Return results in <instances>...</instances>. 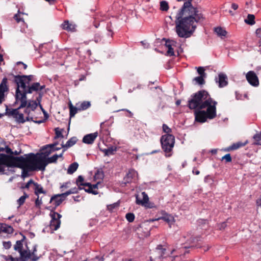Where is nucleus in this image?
Wrapping results in <instances>:
<instances>
[{"label": "nucleus", "instance_id": "1", "mask_svg": "<svg viewBox=\"0 0 261 261\" xmlns=\"http://www.w3.org/2000/svg\"><path fill=\"white\" fill-rule=\"evenodd\" d=\"M176 32L180 38H189L194 32L198 22L204 19L197 8H180L176 15Z\"/></svg>", "mask_w": 261, "mask_h": 261}, {"label": "nucleus", "instance_id": "2", "mask_svg": "<svg viewBox=\"0 0 261 261\" xmlns=\"http://www.w3.org/2000/svg\"><path fill=\"white\" fill-rule=\"evenodd\" d=\"M3 162L8 168H18L22 169L21 176H28L29 171L41 170V165L36 160L34 153L25 154L23 156H11L6 155Z\"/></svg>", "mask_w": 261, "mask_h": 261}, {"label": "nucleus", "instance_id": "3", "mask_svg": "<svg viewBox=\"0 0 261 261\" xmlns=\"http://www.w3.org/2000/svg\"><path fill=\"white\" fill-rule=\"evenodd\" d=\"M217 102L214 100L208 93L204 90H199L191 95L188 101L187 106L190 110H203L206 107Z\"/></svg>", "mask_w": 261, "mask_h": 261}, {"label": "nucleus", "instance_id": "4", "mask_svg": "<svg viewBox=\"0 0 261 261\" xmlns=\"http://www.w3.org/2000/svg\"><path fill=\"white\" fill-rule=\"evenodd\" d=\"M217 102H214L213 104L206 107V111L197 110L194 111L195 119L197 122H205L207 119H213L217 116Z\"/></svg>", "mask_w": 261, "mask_h": 261}, {"label": "nucleus", "instance_id": "5", "mask_svg": "<svg viewBox=\"0 0 261 261\" xmlns=\"http://www.w3.org/2000/svg\"><path fill=\"white\" fill-rule=\"evenodd\" d=\"M160 143L166 157H170L173 153L175 144V137L173 135L165 134L161 136Z\"/></svg>", "mask_w": 261, "mask_h": 261}, {"label": "nucleus", "instance_id": "6", "mask_svg": "<svg viewBox=\"0 0 261 261\" xmlns=\"http://www.w3.org/2000/svg\"><path fill=\"white\" fill-rule=\"evenodd\" d=\"M16 70H18L17 68H14L13 71L16 74L11 73L9 75L14 77L13 81L16 84H19L21 88H25L27 84L29 85L30 82L33 80V75H20L22 73V71H17Z\"/></svg>", "mask_w": 261, "mask_h": 261}, {"label": "nucleus", "instance_id": "7", "mask_svg": "<svg viewBox=\"0 0 261 261\" xmlns=\"http://www.w3.org/2000/svg\"><path fill=\"white\" fill-rule=\"evenodd\" d=\"M17 87L16 89V93H15V100L13 106H14L16 103L19 102H20V105L19 106V109L23 108L25 107L27 105V103H28V101L27 100V94H30L29 92H27V89H26V87L25 88H22L23 89L22 91H21L19 89L20 86L19 84H16Z\"/></svg>", "mask_w": 261, "mask_h": 261}, {"label": "nucleus", "instance_id": "8", "mask_svg": "<svg viewBox=\"0 0 261 261\" xmlns=\"http://www.w3.org/2000/svg\"><path fill=\"white\" fill-rule=\"evenodd\" d=\"M5 152L7 154L0 153V173L1 174H4L6 171V168L8 167V166L5 165V163H4L3 162V161L6 159V158L5 159V156H15L14 155H18L21 152V150L19 151L17 150L14 151H12L8 145H5Z\"/></svg>", "mask_w": 261, "mask_h": 261}, {"label": "nucleus", "instance_id": "9", "mask_svg": "<svg viewBox=\"0 0 261 261\" xmlns=\"http://www.w3.org/2000/svg\"><path fill=\"white\" fill-rule=\"evenodd\" d=\"M49 216L51 218L49 223V227L51 232L53 233L54 231L59 228L61 225V220L62 215L59 213L55 212L54 210H50Z\"/></svg>", "mask_w": 261, "mask_h": 261}, {"label": "nucleus", "instance_id": "10", "mask_svg": "<svg viewBox=\"0 0 261 261\" xmlns=\"http://www.w3.org/2000/svg\"><path fill=\"white\" fill-rule=\"evenodd\" d=\"M43 95V93H39V95L37 96L35 100H29L27 105L25 108L24 113L27 116H33L31 113V112H33L37 108L38 104L41 102L42 97Z\"/></svg>", "mask_w": 261, "mask_h": 261}, {"label": "nucleus", "instance_id": "11", "mask_svg": "<svg viewBox=\"0 0 261 261\" xmlns=\"http://www.w3.org/2000/svg\"><path fill=\"white\" fill-rule=\"evenodd\" d=\"M36 160L38 161L41 165V171H44L47 165L50 163H56L58 160L57 154H54L50 158H46L43 156L41 154L37 153H34Z\"/></svg>", "mask_w": 261, "mask_h": 261}, {"label": "nucleus", "instance_id": "12", "mask_svg": "<svg viewBox=\"0 0 261 261\" xmlns=\"http://www.w3.org/2000/svg\"><path fill=\"white\" fill-rule=\"evenodd\" d=\"M34 186V194L37 197L35 201V205L36 208L40 209L41 208V205L42 204L43 197H40L39 195L40 194L46 195L47 194V191L43 189V187L41 185L37 182H35Z\"/></svg>", "mask_w": 261, "mask_h": 261}, {"label": "nucleus", "instance_id": "13", "mask_svg": "<svg viewBox=\"0 0 261 261\" xmlns=\"http://www.w3.org/2000/svg\"><path fill=\"white\" fill-rule=\"evenodd\" d=\"M138 176L137 172L134 169H130L123 178V180L120 184V187L124 188L127 184H130L135 180Z\"/></svg>", "mask_w": 261, "mask_h": 261}, {"label": "nucleus", "instance_id": "14", "mask_svg": "<svg viewBox=\"0 0 261 261\" xmlns=\"http://www.w3.org/2000/svg\"><path fill=\"white\" fill-rule=\"evenodd\" d=\"M22 243V240L17 241L15 245L14 246V249L15 250L17 251L19 253L21 261H27V257L29 256L30 254H27V248L24 250H23Z\"/></svg>", "mask_w": 261, "mask_h": 261}, {"label": "nucleus", "instance_id": "15", "mask_svg": "<svg viewBox=\"0 0 261 261\" xmlns=\"http://www.w3.org/2000/svg\"><path fill=\"white\" fill-rule=\"evenodd\" d=\"M45 88V85H40L38 82H35L32 83L31 85L28 86L26 85V89H27V92L29 93H32L33 92H36L37 93V96L39 95V93H43L42 90Z\"/></svg>", "mask_w": 261, "mask_h": 261}, {"label": "nucleus", "instance_id": "16", "mask_svg": "<svg viewBox=\"0 0 261 261\" xmlns=\"http://www.w3.org/2000/svg\"><path fill=\"white\" fill-rule=\"evenodd\" d=\"M100 181H97L95 184H92L90 182H88L85 184L84 187L82 188V190L89 193L93 195H97L98 192V185Z\"/></svg>", "mask_w": 261, "mask_h": 261}, {"label": "nucleus", "instance_id": "17", "mask_svg": "<svg viewBox=\"0 0 261 261\" xmlns=\"http://www.w3.org/2000/svg\"><path fill=\"white\" fill-rule=\"evenodd\" d=\"M65 199L66 197L62 195V193L53 195L50 198L49 202L53 203V204L54 205V207H53L51 208H47L49 210H54V211H55L56 208L59 206Z\"/></svg>", "mask_w": 261, "mask_h": 261}, {"label": "nucleus", "instance_id": "18", "mask_svg": "<svg viewBox=\"0 0 261 261\" xmlns=\"http://www.w3.org/2000/svg\"><path fill=\"white\" fill-rule=\"evenodd\" d=\"M246 78L251 86L257 87L259 85L258 78L254 71H248L246 75Z\"/></svg>", "mask_w": 261, "mask_h": 261}, {"label": "nucleus", "instance_id": "19", "mask_svg": "<svg viewBox=\"0 0 261 261\" xmlns=\"http://www.w3.org/2000/svg\"><path fill=\"white\" fill-rule=\"evenodd\" d=\"M27 248V254H30V255L28 257H27V260L29 259H31L32 261H37L38 259H39L41 257V255H40L39 256H38L36 254V252L37 251V245L35 244L33 246V249L32 251H30L28 246L25 245Z\"/></svg>", "mask_w": 261, "mask_h": 261}, {"label": "nucleus", "instance_id": "20", "mask_svg": "<svg viewBox=\"0 0 261 261\" xmlns=\"http://www.w3.org/2000/svg\"><path fill=\"white\" fill-rule=\"evenodd\" d=\"M248 143V140H246L244 142L241 141L233 143L231 145L223 149L222 150L225 152H229L233 150H236L241 147L245 146Z\"/></svg>", "mask_w": 261, "mask_h": 261}, {"label": "nucleus", "instance_id": "21", "mask_svg": "<svg viewBox=\"0 0 261 261\" xmlns=\"http://www.w3.org/2000/svg\"><path fill=\"white\" fill-rule=\"evenodd\" d=\"M98 135V132L89 134L84 136L82 142L87 144H92Z\"/></svg>", "mask_w": 261, "mask_h": 261}, {"label": "nucleus", "instance_id": "22", "mask_svg": "<svg viewBox=\"0 0 261 261\" xmlns=\"http://www.w3.org/2000/svg\"><path fill=\"white\" fill-rule=\"evenodd\" d=\"M14 231V229L12 226L5 223H0V233H6L7 237L9 238L13 233Z\"/></svg>", "mask_w": 261, "mask_h": 261}, {"label": "nucleus", "instance_id": "23", "mask_svg": "<svg viewBox=\"0 0 261 261\" xmlns=\"http://www.w3.org/2000/svg\"><path fill=\"white\" fill-rule=\"evenodd\" d=\"M216 83H218L220 88H223L228 85L227 76L223 73H220L218 75V79L215 78Z\"/></svg>", "mask_w": 261, "mask_h": 261}, {"label": "nucleus", "instance_id": "24", "mask_svg": "<svg viewBox=\"0 0 261 261\" xmlns=\"http://www.w3.org/2000/svg\"><path fill=\"white\" fill-rule=\"evenodd\" d=\"M16 120L20 123H24L25 121H34V116H27L26 118L24 119V115L22 113H19V110L17 111V114L16 115L14 118Z\"/></svg>", "mask_w": 261, "mask_h": 261}, {"label": "nucleus", "instance_id": "25", "mask_svg": "<svg viewBox=\"0 0 261 261\" xmlns=\"http://www.w3.org/2000/svg\"><path fill=\"white\" fill-rule=\"evenodd\" d=\"M61 27L63 30L68 32H74L75 31V25L74 24L70 23L67 20H64L61 24Z\"/></svg>", "mask_w": 261, "mask_h": 261}, {"label": "nucleus", "instance_id": "26", "mask_svg": "<svg viewBox=\"0 0 261 261\" xmlns=\"http://www.w3.org/2000/svg\"><path fill=\"white\" fill-rule=\"evenodd\" d=\"M78 139L76 137H72L69 139L66 144H61L62 148H63V151H66L68 148L73 146L77 141Z\"/></svg>", "mask_w": 261, "mask_h": 261}, {"label": "nucleus", "instance_id": "27", "mask_svg": "<svg viewBox=\"0 0 261 261\" xmlns=\"http://www.w3.org/2000/svg\"><path fill=\"white\" fill-rule=\"evenodd\" d=\"M61 149V148H56V149H52L51 147L49 146H47V145L43 146L42 148V150L43 151V152L40 153L43 156H48L52 152L59 150Z\"/></svg>", "mask_w": 261, "mask_h": 261}, {"label": "nucleus", "instance_id": "28", "mask_svg": "<svg viewBox=\"0 0 261 261\" xmlns=\"http://www.w3.org/2000/svg\"><path fill=\"white\" fill-rule=\"evenodd\" d=\"M38 105L39 106L40 109H41V110L42 111V112L44 114V118L38 120L37 117H34V122L37 123V124H40V123L45 122L46 121V120L48 118L49 115L47 114V113L46 112V111L45 110H44V109L43 108V107L40 103V104H38Z\"/></svg>", "mask_w": 261, "mask_h": 261}, {"label": "nucleus", "instance_id": "29", "mask_svg": "<svg viewBox=\"0 0 261 261\" xmlns=\"http://www.w3.org/2000/svg\"><path fill=\"white\" fill-rule=\"evenodd\" d=\"M142 195L143 196V199L142 200H139L138 197H136V203L138 204H141L142 205H145V204H147L149 201V197L148 195L146 192H142Z\"/></svg>", "mask_w": 261, "mask_h": 261}, {"label": "nucleus", "instance_id": "30", "mask_svg": "<svg viewBox=\"0 0 261 261\" xmlns=\"http://www.w3.org/2000/svg\"><path fill=\"white\" fill-rule=\"evenodd\" d=\"M8 80L6 77L3 79L1 83L0 84V92L5 93L8 92L9 91V87L7 85Z\"/></svg>", "mask_w": 261, "mask_h": 261}, {"label": "nucleus", "instance_id": "31", "mask_svg": "<svg viewBox=\"0 0 261 261\" xmlns=\"http://www.w3.org/2000/svg\"><path fill=\"white\" fill-rule=\"evenodd\" d=\"M6 106V112L4 113V115H7L8 116H13L15 118V116L17 114V111H18L20 109H19V107L16 109H9L8 108L7 106Z\"/></svg>", "mask_w": 261, "mask_h": 261}, {"label": "nucleus", "instance_id": "32", "mask_svg": "<svg viewBox=\"0 0 261 261\" xmlns=\"http://www.w3.org/2000/svg\"><path fill=\"white\" fill-rule=\"evenodd\" d=\"M106 123L100 124V133L102 136H109L110 135V131L109 130V126H105Z\"/></svg>", "mask_w": 261, "mask_h": 261}, {"label": "nucleus", "instance_id": "33", "mask_svg": "<svg viewBox=\"0 0 261 261\" xmlns=\"http://www.w3.org/2000/svg\"><path fill=\"white\" fill-rule=\"evenodd\" d=\"M120 3L122 4V0H119L117 2H115L112 5V8L117 13H119L123 9V7L120 5Z\"/></svg>", "mask_w": 261, "mask_h": 261}, {"label": "nucleus", "instance_id": "34", "mask_svg": "<svg viewBox=\"0 0 261 261\" xmlns=\"http://www.w3.org/2000/svg\"><path fill=\"white\" fill-rule=\"evenodd\" d=\"M94 41L96 43H105L107 41L106 39L100 33H97L94 37Z\"/></svg>", "mask_w": 261, "mask_h": 261}, {"label": "nucleus", "instance_id": "35", "mask_svg": "<svg viewBox=\"0 0 261 261\" xmlns=\"http://www.w3.org/2000/svg\"><path fill=\"white\" fill-rule=\"evenodd\" d=\"M107 37L106 39L107 41H110L112 39L113 37L114 32L112 29V24L110 23L108 24L107 25Z\"/></svg>", "mask_w": 261, "mask_h": 261}, {"label": "nucleus", "instance_id": "36", "mask_svg": "<svg viewBox=\"0 0 261 261\" xmlns=\"http://www.w3.org/2000/svg\"><path fill=\"white\" fill-rule=\"evenodd\" d=\"M79 164L76 162L71 164L67 169V173L69 174H73L78 168Z\"/></svg>", "mask_w": 261, "mask_h": 261}, {"label": "nucleus", "instance_id": "37", "mask_svg": "<svg viewBox=\"0 0 261 261\" xmlns=\"http://www.w3.org/2000/svg\"><path fill=\"white\" fill-rule=\"evenodd\" d=\"M214 30L217 35L221 37H225L227 34V32L226 31V30L223 29L221 27H218L215 28Z\"/></svg>", "mask_w": 261, "mask_h": 261}, {"label": "nucleus", "instance_id": "38", "mask_svg": "<svg viewBox=\"0 0 261 261\" xmlns=\"http://www.w3.org/2000/svg\"><path fill=\"white\" fill-rule=\"evenodd\" d=\"M88 183L84 181V178L82 175H79L76 179L75 184L77 186V188L84 187L85 184Z\"/></svg>", "mask_w": 261, "mask_h": 261}, {"label": "nucleus", "instance_id": "39", "mask_svg": "<svg viewBox=\"0 0 261 261\" xmlns=\"http://www.w3.org/2000/svg\"><path fill=\"white\" fill-rule=\"evenodd\" d=\"M82 189V188H76V187L71 188L70 190H69L68 191L65 192V193H62V195L63 196H65L66 198V197L70 194L78 193L79 191L80 190H81Z\"/></svg>", "mask_w": 261, "mask_h": 261}, {"label": "nucleus", "instance_id": "40", "mask_svg": "<svg viewBox=\"0 0 261 261\" xmlns=\"http://www.w3.org/2000/svg\"><path fill=\"white\" fill-rule=\"evenodd\" d=\"M165 46L168 48L167 55L169 56H174V49L172 47V45L169 41H167L165 43Z\"/></svg>", "mask_w": 261, "mask_h": 261}, {"label": "nucleus", "instance_id": "41", "mask_svg": "<svg viewBox=\"0 0 261 261\" xmlns=\"http://www.w3.org/2000/svg\"><path fill=\"white\" fill-rule=\"evenodd\" d=\"M104 177V173L101 169H98L95 173L94 176V179L97 180H102Z\"/></svg>", "mask_w": 261, "mask_h": 261}, {"label": "nucleus", "instance_id": "42", "mask_svg": "<svg viewBox=\"0 0 261 261\" xmlns=\"http://www.w3.org/2000/svg\"><path fill=\"white\" fill-rule=\"evenodd\" d=\"M156 250L159 251L158 253L159 258H162L165 254V252L166 251V249L163 248L162 245H158L156 247Z\"/></svg>", "mask_w": 261, "mask_h": 261}, {"label": "nucleus", "instance_id": "43", "mask_svg": "<svg viewBox=\"0 0 261 261\" xmlns=\"http://www.w3.org/2000/svg\"><path fill=\"white\" fill-rule=\"evenodd\" d=\"M198 240L197 237L192 236L190 237V240H189V241H190L189 246H185L184 247L185 248H191V247H196L197 246L195 243L196 241H197Z\"/></svg>", "mask_w": 261, "mask_h": 261}, {"label": "nucleus", "instance_id": "44", "mask_svg": "<svg viewBox=\"0 0 261 261\" xmlns=\"http://www.w3.org/2000/svg\"><path fill=\"white\" fill-rule=\"evenodd\" d=\"M69 110H70V112H69L70 117H72L75 115V114L79 111V107L76 108V107H73L72 106V103H71V102H70V103L69 105Z\"/></svg>", "mask_w": 261, "mask_h": 261}, {"label": "nucleus", "instance_id": "45", "mask_svg": "<svg viewBox=\"0 0 261 261\" xmlns=\"http://www.w3.org/2000/svg\"><path fill=\"white\" fill-rule=\"evenodd\" d=\"M178 2L184 1V4L181 7V8L182 9H185L186 8H195L192 6V2L193 0H177Z\"/></svg>", "mask_w": 261, "mask_h": 261}, {"label": "nucleus", "instance_id": "46", "mask_svg": "<svg viewBox=\"0 0 261 261\" xmlns=\"http://www.w3.org/2000/svg\"><path fill=\"white\" fill-rule=\"evenodd\" d=\"M120 205V203L119 201L115 202L113 204H111L107 205V210L109 211L110 213H113L114 211V210L117 208Z\"/></svg>", "mask_w": 261, "mask_h": 261}, {"label": "nucleus", "instance_id": "47", "mask_svg": "<svg viewBox=\"0 0 261 261\" xmlns=\"http://www.w3.org/2000/svg\"><path fill=\"white\" fill-rule=\"evenodd\" d=\"M91 106V103L89 101H84L82 102L79 107V111H83L88 109Z\"/></svg>", "mask_w": 261, "mask_h": 261}, {"label": "nucleus", "instance_id": "48", "mask_svg": "<svg viewBox=\"0 0 261 261\" xmlns=\"http://www.w3.org/2000/svg\"><path fill=\"white\" fill-rule=\"evenodd\" d=\"M29 195L25 192H24L23 195L22 196H21L17 201V202L19 206H20L22 205H23L25 202L26 198H29Z\"/></svg>", "mask_w": 261, "mask_h": 261}, {"label": "nucleus", "instance_id": "49", "mask_svg": "<svg viewBox=\"0 0 261 261\" xmlns=\"http://www.w3.org/2000/svg\"><path fill=\"white\" fill-rule=\"evenodd\" d=\"M254 19L255 16L254 15L248 14L247 19L245 20V22L248 24L253 25L255 23Z\"/></svg>", "mask_w": 261, "mask_h": 261}, {"label": "nucleus", "instance_id": "50", "mask_svg": "<svg viewBox=\"0 0 261 261\" xmlns=\"http://www.w3.org/2000/svg\"><path fill=\"white\" fill-rule=\"evenodd\" d=\"M169 9L168 3L165 1L160 2V10L162 11H167Z\"/></svg>", "mask_w": 261, "mask_h": 261}, {"label": "nucleus", "instance_id": "51", "mask_svg": "<svg viewBox=\"0 0 261 261\" xmlns=\"http://www.w3.org/2000/svg\"><path fill=\"white\" fill-rule=\"evenodd\" d=\"M205 76H198L197 77H195L193 81H195L197 84H198L199 85H202L205 83V81L204 80V78Z\"/></svg>", "mask_w": 261, "mask_h": 261}, {"label": "nucleus", "instance_id": "52", "mask_svg": "<svg viewBox=\"0 0 261 261\" xmlns=\"http://www.w3.org/2000/svg\"><path fill=\"white\" fill-rule=\"evenodd\" d=\"M116 151V148H114V147L111 146L107 149H105L102 150V151L105 153V155H109L111 154H114V152Z\"/></svg>", "mask_w": 261, "mask_h": 261}, {"label": "nucleus", "instance_id": "53", "mask_svg": "<svg viewBox=\"0 0 261 261\" xmlns=\"http://www.w3.org/2000/svg\"><path fill=\"white\" fill-rule=\"evenodd\" d=\"M64 130V129H60L59 127H57L55 129V139H58L59 138H63L64 136L62 133V131Z\"/></svg>", "mask_w": 261, "mask_h": 261}, {"label": "nucleus", "instance_id": "54", "mask_svg": "<svg viewBox=\"0 0 261 261\" xmlns=\"http://www.w3.org/2000/svg\"><path fill=\"white\" fill-rule=\"evenodd\" d=\"M253 139H254V144L261 145V135L256 134L254 135Z\"/></svg>", "mask_w": 261, "mask_h": 261}, {"label": "nucleus", "instance_id": "55", "mask_svg": "<svg viewBox=\"0 0 261 261\" xmlns=\"http://www.w3.org/2000/svg\"><path fill=\"white\" fill-rule=\"evenodd\" d=\"M162 129L164 133L166 134L172 135V129L166 124H163L162 125Z\"/></svg>", "mask_w": 261, "mask_h": 261}, {"label": "nucleus", "instance_id": "56", "mask_svg": "<svg viewBox=\"0 0 261 261\" xmlns=\"http://www.w3.org/2000/svg\"><path fill=\"white\" fill-rule=\"evenodd\" d=\"M125 218L128 222H133L135 220V215L132 213H127L125 215Z\"/></svg>", "mask_w": 261, "mask_h": 261}, {"label": "nucleus", "instance_id": "57", "mask_svg": "<svg viewBox=\"0 0 261 261\" xmlns=\"http://www.w3.org/2000/svg\"><path fill=\"white\" fill-rule=\"evenodd\" d=\"M160 219L163 220L164 221H165V222H166L168 223L172 222L174 220L173 217L170 215H167V216L162 217Z\"/></svg>", "mask_w": 261, "mask_h": 261}, {"label": "nucleus", "instance_id": "58", "mask_svg": "<svg viewBox=\"0 0 261 261\" xmlns=\"http://www.w3.org/2000/svg\"><path fill=\"white\" fill-rule=\"evenodd\" d=\"M221 161H224L225 163L231 162L232 161V159L230 154L228 153L225 154L222 158Z\"/></svg>", "mask_w": 261, "mask_h": 261}, {"label": "nucleus", "instance_id": "59", "mask_svg": "<svg viewBox=\"0 0 261 261\" xmlns=\"http://www.w3.org/2000/svg\"><path fill=\"white\" fill-rule=\"evenodd\" d=\"M19 13H20V11L18 10V13L15 14L14 16V19L18 23H19V22H20L21 21L24 22V20H23V18L20 17Z\"/></svg>", "mask_w": 261, "mask_h": 261}, {"label": "nucleus", "instance_id": "60", "mask_svg": "<svg viewBox=\"0 0 261 261\" xmlns=\"http://www.w3.org/2000/svg\"><path fill=\"white\" fill-rule=\"evenodd\" d=\"M197 71L198 74L200 76H206V74L204 72L205 69L203 67H199L197 68Z\"/></svg>", "mask_w": 261, "mask_h": 261}, {"label": "nucleus", "instance_id": "61", "mask_svg": "<svg viewBox=\"0 0 261 261\" xmlns=\"http://www.w3.org/2000/svg\"><path fill=\"white\" fill-rule=\"evenodd\" d=\"M16 64H17V66L15 67L14 68H17L18 70H16L17 71H20L19 70V65L22 66V68L23 70H25L27 68V65L23 63L22 62H17Z\"/></svg>", "mask_w": 261, "mask_h": 261}, {"label": "nucleus", "instance_id": "62", "mask_svg": "<svg viewBox=\"0 0 261 261\" xmlns=\"http://www.w3.org/2000/svg\"><path fill=\"white\" fill-rule=\"evenodd\" d=\"M35 182L33 179H31L27 183L25 184L24 186H22L21 188L29 189L30 185L33 184L34 186Z\"/></svg>", "mask_w": 261, "mask_h": 261}, {"label": "nucleus", "instance_id": "63", "mask_svg": "<svg viewBox=\"0 0 261 261\" xmlns=\"http://www.w3.org/2000/svg\"><path fill=\"white\" fill-rule=\"evenodd\" d=\"M143 206L149 208H157V206L153 202H150L149 201L148 202L147 204H145V205H144Z\"/></svg>", "mask_w": 261, "mask_h": 261}, {"label": "nucleus", "instance_id": "64", "mask_svg": "<svg viewBox=\"0 0 261 261\" xmlns=\"http://www.w3.org/2000/svg\"><path fill=\"white\" fill-rule=\"evenodd\" d=\"M256 36L260 39V40L259 41L258 43L261 45V28H258L256 30Z\"/></svg>", "mask_w": 261, "mask_h": 261}]
</instances>
